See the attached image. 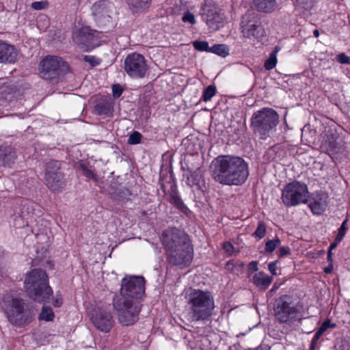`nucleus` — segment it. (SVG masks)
Listing matches in <instances>:
<instances>
[{"label":"nucleus","mask_w":350,"mask_h":350,"mask_svg":"<svg viewBox=\"0 0 350 350\" xmlns=\"http://www.w3.org/2000/svg\"><path fill=\"white\" fill-rule=\"evenodd\" d=\"M254 7L260 12L271 13L276 8V0H253Z\"/></svg>","instance_id":"obj_22"},{"label":"nucleus","mask_w":350,"mask_h":350,"mask_svg":"<svg viewBox=\"0 0 350 350\" xmlns=\"http://www.w3.org/2000/svg\"><path fill=\"white\" fill-rule=\"evenodd\" d=\"M340 241H338L337 238L336 237L335 241L333 243H332L331 245H329V250L332 252V250L335 249L337 247V245Z\"/></svg>","instance_id":"obj_48"},{"label":"nucleus","mask_w":350,"mask_h":350,"mask_svg":"<svg viewBox=\"0 0 350 350\" xmlns=\"http://www.w3.org/2000/svg\"><path fill=\"white\" fill-rule=\"evenodd\" d=\"M313 34H314L315 38H318L319 36V30L318 29H315L313 31Z\"/></svg>","instance_id":"obj_53"},{"label":"nucleus","mask_w":350,"mask_h":350,"mask_svg":"<svg viewBox=\"0 0 350 350\" xmlns=\"http://www.w3.org/2000/svg\"><path fill=\"white\" fill-rule=\"evenodd\" d=\"M328 203V196L326 193L317 192L312 194L309 207L315 215H321L325 210Z\"/></svg>","instance_id":"obj_18"},{"label":"nucleus","mask_w":350,"mask_h":350,"mask_svg":"<svg viewBox=\"0 0 350 350\" xmlns=\"http://www.w3.org/2000/svg\"><path fill=\"white\" fill-rule=\"evenodd\" d=\"M182 21L184 23H189L191 25H194L196 23L194 15L189 11L184 14L183 16L182 17Z\"/></svg>","instance_id":"obj_37"},{"label":"nucleus","mask_w":350,"mask_h":350,"mask_svg":"<svg viewBox=\"0 0 350 350\" xmlns=\"http://www.w3.org/2000/svg\"><path fill=\"white\" fill-rule=\"evenodd\" d=\"M142 135L138 131H133L129 137L127 143L131 145L138 144L141 143Z\"/></svg>","instance_id":"obj_34"},{"label":"nucleus","mask_w":350,"mask_h":350,"mask_svg":"<svg viewBox=\"0 0 350 350\" xmlns=\"http://www.w3.org/2000/svg\"><path fill=\"white\" fill-rule=\"evenodd\" d=\"M16 158V152L10 146L0 147V165L10 166Z\"/></svg>","instance_id":"obj_21"},{"label":"nucleus","mask_w":350,"mask_h":350,"mask_svg":"<svg viewBox=\"0 0 350 350\" xmlns=\"http://www.w3.org/2000/svg\"><path fill=\"white\" fill-rule=\"evenodd\" d=\"M252 282L256 286L266 289L271 284L272 278L264 272H258L253 275Z\"/></svg>","instance_id":"obj_23"},{"label":"nucleus","mask_w":350,"mask_h":350,"mask_svg":"<svg viewBox=\"0 0 350 350\" xmlns=\"http://www.w3.org/2000/svg\"><path fill=\"white\" fill-rule=\"evenodd\" d=\"M83 59L86 62H88L92 66L98 65L100 63V61L92 55H85Z\"/></svg>","instance_id":"obj_38"},{"label":"nucleus","mask_w":350,"mask_h":350,"mask_svg":"<svg viewBox=\"0 0 350 350\" xmlns=\"http://www.w3.org/2000/svg\"><path fill=\"white\" fill-rule=\"evenodd\" d=\"M223 249L229 254L233 252V245L230 242H225L223 244Z\"/></svg>","instance_id":"obj_44"},{"label":"nucleus","mask_w":350,"mask_h":350,"mask_svg":"<svg viewBox=\"0 0 350 350\" xmlns=\"http://www.w3.org/2000/svg\"><path fill=\"white\" fill-rule=\"evenodd\" d=\"M113 8V5L109 0H99L91 7L92 14L98 18L109 16V13Z\"/></svg>","instance_id":"obj_20"},{"label":"nucleus","mask_w":350,"mask_h":350,"mask_svg":"<svg viewBox=\"0 0 350 350\" xmlns=\"http://www.w3.org/2000/svg\"><path fill=\"white\" fill-rule=\"evenodd\" d=\"M273 314L275 320L280 324L291 327L297 325L301 320V314L293 298L287 295L277 298L273 304Z\"/></svg>","instance_id":"obj_7"},{"label":"nucleus","mask_w":350,"mask_h":350,"mask_svg":"<svg viewBox=\"0 0 350 350\" xmlns=\"http://www.w3.org/2000/svg\"><path fill=\"white\" fill-rule=\"evenodd\" d=\"M212 177L225 185H241L249 176L247 163L241 157L234 155H219L211 164Z\"/></svg>","instance_id":"obj_2"},{"label":"nucleus","mask_w":350,"mask_h":350,"mask_svg":"<svg viewBox=\"0 0 350 350\" xmlns=\"http://www.w3.org/2000/svg\"><path fill=\"white\" fill-rule=\"evenodd\" d=\"M112 92L113 96L116 98H118L121 96L122 93V89L121 86L118 84L113 85L112 87Z\"/></svg>","instance_id":"obj_40"},{"label":"nucleus","mask_w":350,"mask_h":350,"mask_svg":"<svg viewBox=\"0 0 350 350\" xmlns=\"http://www.w3.org/2000/svg\"><path fill=\"white\" fill-rule=\"evenodd\" d=\"M96 33V31L90 29L88 27L77 29L72 34L73 42L80 49L89 51L95 48L96 45L97 36Z\"/></svg>","instance_id":"obj_15"},{"label":"nucleus","mask_w":350,"mask_h":350,"mask_svg":"<svg viewBox=\"0 0 350 350\" xmlns=\"http://www.w3.org/2000/svg\"><path fill=\"white\" fill-rule=\"evenodd\" d=\"M248 269L251 271H257L258 268V262L256 261H252L248 265Z\"/></svg>","instance_id":"obj_46"},{"label":"nucleus","mask_w":350,"mask_h":350,"mask_svg":"<svg viewBox=\"0 0 350 350\" xmlns=\"http://www.w3.org/2000/svg\"><path fill=\"white\" fill-rule=\"evenodd\" d=\"M124 68L130 77L142 79L146 76L148 66L142 55L138 53H132L126 57Z\"/></svg>","instance_id":"obj_12"},{"label":"nucleus","mask_w":350,"mask_h":350,"mask_svg":"<svg viewBox=\"0 0 350 350\" xmlns=\"http://www.w3.org/2000/svg\"><path fill=\"white\" fill-rule=\"evenodd\" d=\"M193 46L197 51L211 52V47H209L208 43L206 41H194Z\"/></svg>","instance_id":"obj_33"},{"label":"nucleus","mask_w":350,"mask_h":350,"mask_svg":"<svg viewBox=\"0 0 350 350\" xmlns=\"http://www.w3.org/2000/svg\"><path fill=\"white\" fill-rule=\"evenodd\" d=\"M266 232L267 229L265 224L262 221H258L257 228L252 236L261 239L265 237Z\"/></svg>","instance_id":"obj_30"},{"label":"nucleus","mask_w":350,"mask_h":350,"mask_svg":"<svg viewBox=\"0 0 350 350\" xmlns=\"http://www.w3.org/2000/svg\"><path fill=\"white\" fill-rule=\"evenodd\" d=\"M161 241L170 263L181 267L189 265L193 247L187 234L176 228H169L163 232Z\"/></svg>","instance_id":"obj_3"},{"label":"nucleus","mask_w":350,"mask_h":350,"mask_svg":"<svg viewBox=\"0 0 350 350\" xmlns=\"http://www.w3.org/2000/svg\"><path fill=\"white\" fill-rule=\"evenodd\" d=\"M241 31L243 36L247 38L258 39L263 36L264 29L254 12L247 11L242 16Z\"/></svg>","instance_id":"obj_13"},{"label":"nucleus","mask_w":350,"mask_h":350,"mask_svg":"<svg viewBox=\"0 0 350 350\" xmlns=\"http://www.w3.org/2000/svg\"><path fill=\"white\" fill-rule=\"evenodd\" d=\"M18 53L14 46L0 40V63L13 64L16 62Z\"/></svg>","instance_id":"obj_19"},{"label":"nucleus","mask_w":350,"mask_h":350,"mask_svg":"<svg viewBox=\"0 0 350 350\" xmlns=\"http://www.w3.org/2000/svg\"><path fill=\"white\" fill-rule=\"evenodd\" d=\"M279 262L278 260H275L273 262H271L269 265H268V268H269V271L271 272V273L272 275H276L277 273H276V267H277V265L278 263Z\"/></svg>","instance_id":"obj_41"},{"label":"nucleus","mask_w":350,"mask_h":350,"mask_svg":"<svg viewBox=\"0 0 350 350\" xmlns=\"http://www.w3.org/2000/svg\"><path fill=\"white\" fill-rule=\"evenodd\" d=\"M280 240L278 237H275L272 240H269L265 243V250L267 253L273 252L275 249L280 245Z\"/></svg>","instance_id":"obj_29"},{"label":"nucleus","mask_w":350,"mask_h":350,"mask_svg":"<svg viewBox=\"0 0 350 350\" xmlns=\"http://www.w3.org/2000/svg\"><path fill=\"white\" fill-rule=\"evenodd\" d=\"M63 303V299L61 295H57L55 298L53 299L52 304L55 307H59Z\"/></svg>","instance_id":"obj_43"},{"label":"nucleus","mask_w":350,"mask_h":350,"mask_svg":"<svg viewBox=\"0 0 350 350\" xmlns=\"http://www.w3.org/2000/svg\"><path fill=\"white\" fill-rule=\"evenodd\" d=\"M321 336V335H320L319 333H317V332L315 333V334L311 341L310 348L312 349H314L317 342Z\"/></svg>","instance_id":"obj_45"},{"label":"nucleus","mask_w":350,"mask_h":350,"mask_svg":"<svg viewBox=\"0 0 350 350\" xmlns=\"http://www.w3.org/2000/svg\"><path fill=\"white\" fill-rule=\"evenodd\" d=\"M215 94L216 87L215 85H210L204 90L202 99L205 102L209 101L215 95Z\"/></svg>","instance_id":"obj_31"},{"label":"nucleus","mask_w":350,"mask_h":350,"mask_svg":"<svg viewBox=\"0 0 350 350\" xmlns=\"http://www.w3.org/2000/svg\"><path fill=\"white\" fill-rule=\"evenodd\" d=\"M65 62L62 57L48 55L40 63V74L45 79L55 78L59 69L64 66Z\"/></svg>","instance_id":"obj_16"},{"label":"nucleus","mask_w":350,"mask_h":350,"mask_svg":"<svg viewBox=\"0 0 350 350\" xmlns=\"http://www.w3.org/2000/svg\"><path fill=\"white\" fill-rule=\"evenodd\" d=\"M323 325H325V327L326 328H328V327H332V328H334L336 326V325L335 323H331L330 322V320L329 319H327L325 320L323 323Z\"/></svg>","instance_id":"obj_47"},{"label":"nucleus","mask_w":350,"mask_h":350,"mask_svg":"<svg viewBox=\"0 0 350 350\" xmlns=\"http://www.w3.org/2000/svg\"><path fill=\"white\" fill-rule=\"evenodd\" d=\"M230 265H232V263L230 262H228L226 264L228 267H229Z\"/></svg>","instance_id":"obj_54"},{"label":"nucleus","mask_w":350,"mask_h":350,"mask_svg":"<svg viewBox=\"0 0 350 350\" xmlns=\"http://www.w3.org/2000/svg\"><path fill=\"white\" fill-rule=\"evenodd\" d=\"M3 308L9 322L16 327L29 324L33 319V310L28 308L22 299L5 295Z\"/></svg>","instance_id":"obj_6"},{"label":"nucleus","mask_w":350,"mask_h":350,"mask_svg":"<svg viewBox=\"0 0 350 350\" xmlns=\"http://www.w3.org/2000/svg\"><path fill=\"white\" fill-rule=\"evenodd\" d=\"M25 286L29 297L39 303H47L53 295L48 275L40 269H34L27 274Z\"/></svg>","instance_id":"obj_5"},{"label":"nucleus","mask_w":350,"mask_h":350,"mask_svg":"<svg viewBox=\"0 0 350 350\" xmlns=\"http://www.w3.org/2000/svg\"><path fill=\"white\" fill-rule=\"evenodd\" d=\"M200 15L206 24L213 29H217L224 23L222 10L212 0H208L201 6Z\"/></svg>","instance_id":"obj_11"},{"label":"nucleus","mask_w":350,"mask_h":350,"mask_svg":"<svg viewBox=\"0 0 350 350\" xmlns=\"http://www.w3.org/2000/svg\"><path fill=\"white\" fill-rule=\"evenodd\" d=\"M280 48L278 46H276L273 51L269 54V57L267 59L265 60L264 64V67L265 70H271L273 69L277 63H278V59H277V54L280 51Z\"/></svg>","instance_id":"obj_25"},{"label":"nucleus","mask_w":350,"mask_h":350,"mask_svg":"<svg viewBox=\"0 0 350 350\" xmlns=\"http://www.w3.org/2000/svg\"><path fill=\"white\" fill-rule=\"evenodd\" d=\"M151 0H128L129 5L136 11L148 8Z\"/></svg>","instance_id":"obj_26"},{"label":"nucleus","mask_w":350,"mask_h":350,"mask_svg":"<svg viewBox=\"0 0 350 350\" xmlns=\"http://www.w3.org/2000/svg\"><path fill=\"white\" fill-rule=\"evenodd\" d=\"M91 320L94 326L102 332H108L113 326L111 314L105 310L98 308L92 314Z\"/></svg>","instance_id":"obj_17"},{"label":"nucleus","mask_w":350,"mask_h":350,"mask_svg":"<svg viewBox=\"0 0 350 350\" xmlns=\"http://www.w3.org/2000/svg\"><path fill=\"white\" fill-rule=\"evenodd\" d=\"M308 194L307 185L304 183L294 180L283 188L281 199L286 207L295 206L306 203Z\"/></svg>","instance_id":"obj_9"},{"label":"nucleus","mask_w":350,"mask_h":350,"mask_svg":"<svg viewBox=\"0 0 350 350\" xmlns=\"http://www.w3.org/2000/svg\"><path fill=\"white\" fill-rule=\"evenodd\" d=\"M170 202L183 211L187 209L180 198L176 193L171 195Z\"/></svg>","instance_id":"obj_32"},{"label":"nucleus","mask_w":350,"mask_h":350,"mask_svg":"<svg viewBox=\"0 0 350 350\" xmlns=\"http://www.w3.org/2000/svg\"><path fill=\"white\" fill-rule=\"evenodd\" d=\"M94 107L98 115H108L112 112L113 104L109 100H103L98 102Z\"/></svg>","instance_id":"obj_24"},{"label":"nucleus","mask_w":350,"mask_h":350,"mask_svg":"<svg viewBox=\"0 0 350 350\" xmlns=\"http://www.w3.org/2000/svg\"><path fill=\"white\" fill-rule=\"evenodd\" d=\"M11 98V97L8 98L7 96H5V99Z\"/></svg>","instance_id":"obj_55"},{"label":"nucleus","mask_w":350,"mask_h":350,"mask_svg":"<svg viewBox=\"0 0 350 350\" xmlns=\"http://www.w3.org/2000/svg\"><path fill=\"white\" fill-rule=\"evenodd\" d=\"M291 253V250L288 247L283 246L279 249L280 257H284Z\"/></svg>","instance_id":"obj_42"},{"label":"nucleus","mask_w":350,"mask_h":350,"mask_svg":"<svg viewBox=\"0 0 350 350\" xmlns=\"http://www.w3.org/2000/svg\"><path fill=\"white\" fill-rule=\"evenodd\" d=\"M211 52L225 57L229 54V49L226 44H215L211 47Z\"/></svg>","instance_id":"obj_27"},{"label":"nucleus","mask_w":350,"mask_h":350,"mask_svg":"<svg viewBox=\"0 0 350 350\" xmlns=\"http://www.w3.org/2000/svg\"><path fill=\"white\" fill-rule=\"evenodd\" d=\"M46 186L53 191H61L65 187L64 174L60 171L59 163L51 161L46 163L45 170Z\"/></svg>","instance_id":"obj_14"},{"label":"nucleus","mask_w":350,"mask_h":350,"mask_svg":"<svg viewBox=\"0 0 350 350\" xmlns=\"http://www.w3.org/2000/svg\"><path fill=\"white\" fill-rule=\"evenodd\" d=\"M49 3L47 1H34L31 4V8L35 10H42L47 8Z\"/></svg>","instance_id":"obj_36"},{"label":"nucleus","mask_w":350,"mask_h":350,"mask_svg":"<svg viewBox=\"0 0 350 350\" xmlns=\"http://www.w3.org/2000/svg\"><path fill=\"white\" fill-rule=\"evenodd\" d=\"M332 252L330 250H328L327 252V261L329 262V264H332Z\"/></svg>","instance_id":"obj_51"},{"label":"nucleus","mask_w":350,"mask_h":350,"mask_svg":"<svg viewBox=\"0 0 350 350\" xmlns=\"http://www.w3.org/2000/svg\"><path fill=\"white\" fill-rule=\"evenodd\" d=\"M332 269H333V265H332V264H329L327 267L325 268L324 271L326 273H329L332 271Z\"/></svg>","instance_id":"obj_52"},{"label":"nucleus","mask_w":350,"mask_h":350,"mask_svg":"<svg viewBox=\"0 0 350 350\" xmlns=\"http://www.w3.org/2000/svg\"><path fill=\"white\" fill-rule=\"evenodd\" d=\"M279 122V115L274 109L262 108L254 112L251 118V127L254 133L261 139H265L270 135Z\"/></svg>","instance_id":"obj_8"},{"label":"nucleus","mask_w":350,"mask_h":350,"mask_svg":"<svg viewBox=\"0 0 350 350\" xmlns=\"http://www.w3.org/2000/svg\"><path fill=\"white\" fill-rule=\"evenodd\" d=\"M145 292L143 277H125L122 280L120 294L112 301L118 322L123 326L133 325L138 320L141 311L139 301Z\"/></svg>","instance_id":"obj_1"},{"label":"nucleus","mask_w":350,"mask_h":350,"mask_svg":"<svg viewBox=\"0 0 350 350\" xmlns=\"http://www.w3.org/2000/svg\"><path fill=\"white\" fill-rule=\"evenodd\" d=\"M336 59L337 62H338L340 64H350V57L347 56L343 53L338 55Z\"/></svg>","instance_id":"obj_39"},{"label":"nucleus","mask_w":350,"mask_h":350,"mask_svg":"<svg viewBox=\"0 0 350 350\" xmlns=\"http://www.w3.org/2000/svg\"><path fill=\"white\" fill-rule=\"evenodd\" d=\"M188 320L190 322L208 321L215 310L214 297L208 291L191 289L186 295Z\"/></svg>","instance_id":"obj_4"},{"label":"nucleus","mask_w":350,"mask_h":350,"mask_svg":"<svg viewBox=\"0 0 350 350\" xmlns=\"http://www.w3.org/2000/svg\"><path fill=\"white\" fill-rule=\"evenodd\" d=\"M54 312L50 307L43 306L39 319L45 321H51L54 319Z\"/></svg>","instance_id":"obj_28"},{"label":"nucleus","mask_w":350,"mask_h":350,"mask_svg":"<svg viewBox=\"0 0 350 350\" xmlns=\"http://www.w3.org/2000/svg\"><path fill=\"white\" fill-rule=\"evenodd\" d=\"M321 150L332 158L344 151V143L334 129L328 128L321 134Z\"/></svg>","instance_id":"obj_10"},{"label":"nucleus","mask_w":350,"mask_h":350,"mask_svg":"<svg viewBox=\"0 0 350 350\" xmlns=\"http://www.w3.org/2000/svg\"><path fill=\"white\" fill-rule=\"evenodd\" d=\"M84 175H85L88 178H93L94 174L93 172L89 169H84Z\"/></svg>","instance_id":"obj_49"},{"label":"nucleus","mask_w":350,"mask_h":350,"mask_svg":"<svg viewBox=\"0 0 350 350\" xmlns=\"http://www.w3.org/2000/svg\"><path fill=\"white\" fill-rule=\"evenodd\" d=\"M347 221H348V220L345 219L342 222L340 227L339 228L338 234L336 235V238H337L338 241H342L343 239V238L347 232Z\"/></svg>","instance_id":"obj_35"},{"label":"nucleus","mask_w":350,"mask_h":350,"mask_svg":"<svg viewBox=\"0 0 350 350\" xmlns=\"http://www.w3.org/2000/svg\"><path fill=\"white\" fill-rule=\"evenodd\" d=\"M327 329V328L325 327V325L322 324L317 332L322 336L324 334V332L326 331Z\"/></svg>","instance_id":"obj_50"}]
</instances>
